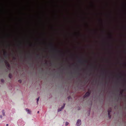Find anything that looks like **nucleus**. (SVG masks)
<instances>
[{
  "mask_svg": "<svg viewBox=\"0 0 126 126\" xmlns=\"http://www.w3.org/2000/svg\"><path fill=\"white\" fill-rule=\"evenodd\" d=\"M112 109L111 108H110L108 110V115L109 118H111V115H110V113L112 111Z\"/></svg>",
  "mask_w": 126,
  "mask_h": 126,
  "instance_id": "1",
  "label": "nucleus"
},
{
  "mask_svg": "<svg viewBox=\"0 0 126 126\" xmlns=\"http://www.w3.org/2000/svg\"><path fill=\"white\" fill-rule=\"evenodd\" d=\"M91 94V92L88 91L87 92H86V94H85V95L84 96V98L87 97L88 96L90 95Z\"/></svg>",
  "mask_w": 126,
  "mask_h": 126,
  "instance_id": "2",
  "label": "nucleus"
},
{
  "mask_svg": "<svg viewBox=\"0 0 126 126\" xmlns=\"http://www.w3.org/2000/svg\"><path fill=\"white\" fill-rule=\"evenodd\" d=\"M81 124V121L80 120H78L76 124L77 126H79Z\"/></svg>",
  "mask_w": 126,
  "mask_h": 126,
  "instance_id": "3",
  "label": "nucleus"
},
{
  "mask_svg": "<svg viewBox=\"0 0 126 126\" xmlns=\"http://www.w3.org/2000/svg\"><path fill=\"white\" fill-rule=\"evenodd\" d=\"M65 105V103H64L63 104V106L60 109H58V112L60 111H61L62 110V109H63L64 107V106Z\"/></svg>",
  "mask_w": 126,
  "mask_h": 126,
  "instance_id": "4",
  "label": "nucleus"
},
{
  "mask_svg": "<svg viewBox=\"0 0 126 126\" xmlns=\"http://www.w3.org/2000/svg\"><path fill=\"white\" fill-rule=\"evenodd\" d=\"M5 63L6 65L9 68L10 67V66L9 64L6 60L5 61Z\"/></svg>",
  "mask_w": 126,
  "mask_h": 126,
  "instance_id": "5",
  "label": "nucleus"
},
{
  "mask_svg": "<svg viewBox=\"0 0 126 126\" xmlns=\"http://www.w3.org/2000/svg\"><path fill=\"white\" fill-rule=\"evenodd\" d=\"M4 57L6 58L7 57V53L6 51H4L3 54Z\"/></svg>",
  "mask_w": 126,
  "mask_h": 126,
  "instance_id": "6",
  "label": "nucleus"
},
{
  "mask_svg": "<svg viewBox=\"0 0 126 126\" xmlns=\"http://www.w3.org/2000/svg\"><path fill=\"white\" fill-rule=\"evenodd\" d=\"M26 111H27L28 112V113L29 114H30L31 113V111L29 110V109H26Z\"/></svg>",
  "mask_w": 126,
  "mask_h": 126,
  "instance_id": "7",
  "label": "nucleus"
},
{
  "mask_svg": "<svg viewBox=\"0 0 126 126\" xmlns=\"http://www.w3.org/2000/svg\"><path fill=\"white\" fill-rule=\"evenodd\" d=\"M51 47H52V50H53L54 51H57L56 50V49H55L54 48H53V44H51Z\"/></svg>",
  "mask_w": 126,
  "mask_h": 126,
  "instance_id": "8",
  "label": "nucleus"
},
{
  "mask_svg": "<svg viewBox=\"0 0 126 126\" xmlns=\"http://www.w3.org/2000/svg\"><path fill=\"white\" fill-rule=\"evenodd\" d=\"M78 62L79 63H83V62L82 61V60H80V59H79V60Z\"/></svg>",
  "mask_w": 126,
  "mask_h": 126,
  "instance_id": "9",
  "label": "nucleus"
},
{
  "mask_svg": "<svg viewBox=\"0 0 126 126\" xmlns=\"http://www.w3.org/2000/svg\"><path fill=\"white\" fill-rule=\"evenodd\" d=\"M2 113L3 114V116L5 115V111L4 110H2Z\"/></svg>",
  "mask_w": 126,
  "mask_h": 126,
  "instance_id": "10",
  "label": "nucleus"
},
{
  "mask_svg": "<svg viewBox=\"0 0 126 126\" xmlns=\"http://www.w3.org/2000/svg\"><path fill=\"white\" fill-rule=\"evenodd\" d=\"M9 77L10 78H11L12 77V74L10 73L9 74Z\"/></svg>",
  "mask_w": 126,
  "mask_h": 126,
  "instance_id": "11",
  "label": "nucleus"
},
{
  "mask_svg": "<svg viewBox=\"0 0 126 126\" xmlns=\"http://www.w3.org/2000/svg\"><path fill=\"white\" fill-rule=\"evenodd\" d=\"M39 97H38L37 99V104H38V102L39 100Z\"/></svg>",
  "mask_w": 126,
  "mask_h": 126,
  "instance_id": "12",
  "label": "nucleus"
},
{
  "mask_svg": "<svg viewBox=\"0 0 126 126\" xmlns=\"http://www.w3.org/2000/svg\"><path fill=\"white\" fill-rule=\"evenodd\" d=\"M124 91V90H122L121 92H120V94H123V92Z\"/></svg>",
  "mask_w": 126,
  "mask_h": 126,
  "instance_id": "13",
  "label": "nucleus"
},
{
  "mask_svg": "<svg viewBox=\"0 0 126 126\" xmlns=\"http://www.w3.org/2000/svg\"><path fill=\"white\" fill-rule=\"evenodd\" d=\"M1 81L2 82H4V80L3 79H1Z\"/></svg>",
  "mask_w": 126,
  "mask_h": 126,
  "instance_id": "14",
  "label": "nucleus"
},
{
  "mask_svg": "<svg viewBox=\"0 0 126 126\" xmlns=\"http://www.w3.org/2000/svg\"><path fill=\"white\" fill-rule=\"evenodd\" d=\"M68 122H66V123H65V125L66 126H67V125H68Z\"/></svg>",
  "mask_w": 126,
  "mask_h": 126,
  "instance_id": "15",
  "label": "nucleus"
},
{
  "mask_svg": "<svg viewBox=\"0 0 126 126\" xmlns=\"http://www.w3.org/2000/svg\"><path fill=\"white\" fill-rule=\"evenodd\" d=\"M18 82L20 83H21V82L22 81L21 80H18Z\"/></svg>",
  "mask_w": 126,
  "mask_h": 126,
  "instance_id": "16",
  "label": "nucleus"
},
{
  "mask_svg": "<svg viewBox=\"0 0 126 126\" xmlns=\"http://www.w3.org/2000/svg\"><path fill=\"white\" fill-rule=\"evenodd\" d=\"M36 56L37 57H39V55L38 54H37V55H36Z\"/></svg>",
  "mask_w": 126,
  "mask_h": 126,
  "instance_id": "17",
  "label": "nucleus"
},
{
  "mask_svg": "<svg viewBox=\"0 0 126 126\" xmlns=\"http://www.w3.org/2000/svg\"><path fill=\"white\" fill-rule=\"evenodd\" d=\"M13 59H14V60H16V58L15 57H13Z\"/></svg>",
  "mask_w": 126,
  "mask_h": 126,
  "instance_id": "18",
  "label": "nucleus"
},
{
  "mask_svg": "<svg viewBox=\"0 0 126 126\" xmlns=\"http://www.w3.org/2000/svg\"><path fill=\"white\" fill-rule=\"evenodd\" d=\"M0 118H2V115H0Z\"/></svg>",
  "mask_w": 126,
  "mask_h": 126,
  "instance_id": "19",
  "label": "nucleus"
},
{
  "mask_svg": "<svg viewBox=\"0 0 126 126\" xmlns=\"http://www.w3.org/2000/svg\"><path fill=\"white\" fill-rule=\"evenodd\" d=\"M85 62L86 63H87V61H85Z\"/></svg>",
  "mask_w": 126,
  "mask_h": 126,
  "instance_id": "20",
  "label": "nucleus"
},
{
  "mask_svg": "<svg viewBox=\"0 0 126 126\" xmlns=\"http://www.w3.org/2000/svg\"><path fill=\"white\" fill-rule=\"evenodd\" d=\"M8 125V124H7L6 125V126H7Z\"/></svg>",
  "mask_w": 126,
  "mask_h": 126,
  "instance_id": "21",
  "label": "nucleus"
},
{
  "mask_svg": "<svg viewBox=\"0 0 126 126\" xmlns=\"http://www.w3.org/2000/svg\"><path fill=\"white\" fill-rule=\"evenodd\" d=\"M37 112L38 113H39V111H38Z\"/></svg>",
  "mask_w": 126,
  "mask_h": 126,
  "instance_id": "22",
  "label": "nucleus"
},
{
  "mask_svg": "<svg viewBox=\"0 0 126 126\" xmlns=\"http://www.w3.org/2000/svg\"><path fill=\"white\" fill-rule=\"evenodd\" d=\"M28 57V58H29V59H30H30H31V58H29V57Z\"/></svg>",
  "mask_w": 126,
  "mask_h": 126,
  "instance_id": "23",
  "label": "nucleus"
},
{
  "mask_svg": "<svg viewBox=\"0 0 126 126\" xmlns=\"http://www.w3.org/2000/svg\"><path fill=\"white\" fill-rule=\"evenodd\" d=\"M70 96H69L68 97V99H69V98H70Z\"/></svg>",
  "mask_w": 126,
  "mask_h": 126,
  "instance_id": "24",
  "label": "nucleus"
},
{
  "mask_svg": "<svg viewBox=\"0 0 126 126\" xmlns=\"http://www.w3.org/2000/svg\"><path fill=\"white\" fill-rule=\"evenodd\" d=\"M58 51L59 52H60V51Z\"/></svg>",
  "mask_w": 126,
  "mask_h": 126,
  "instance_id": "25",
  "label": "nucleus"
}]
</instances>
